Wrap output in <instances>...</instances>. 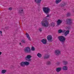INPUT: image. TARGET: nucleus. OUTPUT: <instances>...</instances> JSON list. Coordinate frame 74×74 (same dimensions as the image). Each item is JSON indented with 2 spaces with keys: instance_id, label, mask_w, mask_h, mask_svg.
I'll use <instances>...</instances> for the list:
<instances>
[{
  "instance_id": "1",
  "label": "nucleus",
  "mask_w": 74,
  "mask_h": 74,
  "mask_svg": "<svg viewBox=\"0 0 74 74\" xmlns=\"http://www.w3.org/2000/svg\"><path fill=\"white\" fill-rule=\"evenodd\" d=\"M48 17H49V15H48L46 17L43 19L42 21L41 22V25L42 26H44L45 27H47L48 26L49 23L47 21Z\"/></svg>"
},
{
  "instance_id": "7",
  "label": "nucleus",
  "mask_w": 74,
  "mask_h": 74,
  "mask_svg": "<svg viewBox=\"0 0 74 74\" xmlns=\"http://www.w3.org/2000/svg\"><path fill=\"white\" fill-rule=\"evenodd\" d=\"M47 39L48 41H51L52 39V37L51 35H48L47 37Z\"/></svg>"
},
{
  "instance_id": "34",
  "label": "nucleus",
  "mask_w": 74,
  "mask_h": 74,
  "mask_svg": "<svg viewBox=\"0 0 74 74\" xmlns=\"http://www.w3.org/2000/svg\"><path fill=\"white\" fill-rule=\"evenodd\" d=\"M44 58H45V57H44Z\"/></svg>"
},
{
  "instance_id": "28",
  "label": "nucleus",
  "mask_w": 74,
  "mask_h": 74,
  "mask_svg": "<svg viewBox=\"0 0 74 74\" xmlns=\"http://www.w3.org/2000/svg\"><path fill=\"white\" fill-rule=\"evenodd\" d=\"M9 10H12V8H9Z\"/></svg>"
},
{
  "instance_id": "23",
  "label": "nucleus",
  "mask_w": 74,
  "mask_h": 74,
  "mask_svg": "<svg viewBox=\"0 0 74 74\" xmlns=\"http://www.w3.org/2000/svg\"><path fill=\"white\" fill-rule=\"evenodd\" d=\"M31 49L32 51H35V48H34V47H32L31 48Z\"/></svg>"
},
{
  "instance_id": "6",
  "label": "nucleus",
  "mask_w": 74,
  "mask_h": 74,
  "mask_svg": "<svg viewBox=\"0 0 74 74\" xmlns=\"http://www.w3.org/2000/svg\"><path fill=\"white\" fill-rule=\"evenodd\" d=\"M55 53L56 55H59L61 53V51L60 50H56L55 51Z\"/></svg>"
},
{
  "instance_id": "11",
  "label": "nucleus",
  "mask_w": 74,
  "mask_h": 74,
  "mask_svg": "<svg viewBox=\"0 0 74 74\" xmlns=\"http://www.w3.org/2000/svg\"><path fill=\"white\" fill-rule=\"evenodd\" d=\"M42 0H34L35 2L37 3H41Z\"/></svg>"
},
{
  "instance_id": "32",
  "label": "nucleus",
  "mask_w": 74,
  "mask_h": 74,
  "mask_svg": "<svg viewBox=\"0 0 74 74\" xmlns=\"http://www.w3.org/2000/svg\"><path fill=\"white\" fill-rule=\"evenodd\" d=\"M48 57H49V56H48V57H46V58H48Z\"/></svg>"
},
{
  "instance_id": "16",
  "label": "nucleus",
  "mask_w": 74,
  "mask_h": 74,
  "mask_svg": "<svg viewBox=\"0 0 74 74\" xmlns=\"http://www.w3.org/2000/svg\"><path fill=\"white\" fill-rule=\"evenodd\" d=\"M6 72H7V70L3 69L2 70L1 73L2 74H5Z\"/></svg>"
},
{
  "instance_id": "14",
  "label": "nucleus",
  "mask_w": 74,
  "mask_h": 74,
  "mask_svg": "<svg viewBox=\"0 0 74 74\" xmlns=\"http://www.w3.org/2000/svg\"><path fill=\"white\" fill-rule=\"evenodd\" d=\"M26 35L27 36V37L29 40V41H30V40H31V39H30V36H29V34L27 33L26 34Z\"/></svg>"
},
{
  "instance_id": "18",
  "label": "nucleus",
  "mask_w": 74,
  "mask_h": 74,
  "mask_svg": "<svg viewBox=\"0 0 74 74\" xmlns=\"http://www.w3.org/2000/svg\"><path fill=\"white\" fill-rule=\"evenodd\" d=\"M29 62H27V61L24 62V64L25 65H26V66H28L29 64Z\"/></svg>"
},
{
  "instance_id": "20",
  "label": "nucleus",
  "mask_w": 74,
  "mask_h": 74,
  "mask_svg": "<svg viewBox=\"0 0 74 74\" xmlns=\"http://www.w3.org/2000/svg\"><path fill=\"white\" fill-rule=\"evenodd\" d=\"M62 69L64 70H67V67L64 66L63 67Z\"/></svg>"
},
{
  "instance_id": "31",
  "label": "nucleus",
  "mask_w": 74,
  "mask_h": 74,
  "mask_svg": "<svg viewBox=\"0 0 74 74\" xmlns=\"http://www.w3.org/2000/svg\"><path fill=\"white\" fill-rule=\"evenodd\" d=\"M21 11H23V10H21Z\"/></svg>"
},
{
  "instance_id": "17",
  "label": "nucleus",
  "mask_w": 74,
  "mask_h": 74,
  "mask_svg": "<svg viewBox=\"0 0 74 74\" xmlns=\"http://www.w3.org/2000/svg\"><path fill=\"white\" fill-rule=\"evenodd\" d=\"M62 0H56V4H58L60 2H61L62 1Z\"/></svg>"
},
{
  "instance_id": "15",
  "label": "nucleus",
  "mask_w": 74,
  "mask_h": 74,
  "mask_svg": "<svg viewBox=\"0 0 74 74\" xmlns=\"http://www.w3.org/2000/svg\"><path fill=\"white\" fill-rule=\"evenodd\" d=\"M20 64L21 66H25V62H22L20 63Z\"/></svg>"
},
{
  "instance_id": "25",
  "label": "nucleus",
  "mask_w": 74,
  "mask_h": 74,
  "mask_svg": "<svg viewBox=\"0 0 74 74\" xmlns=\"http://www.w3.org/2000/svg\"><path fill=\"white\" fill-rule=\"evenodd\" d=\"M47 64H51V62L50 61H48L47 62Z\"/></svg>"
},
{
  "instance_id": "26",
  "label": "nucleus",
  "mask_w": 74,
  "mask_h": 74,
  "mask_svg": "<svg viewBox=\"0 0 74 74\" xmlns=\"http://www.w3.org/2000/svg\"><path fill=\"white\" fill-rule=\"evenodd\" d=\"M39 30L40 32H41V31H42V29L40 28L39 29Z\"/></svg>"
},
{
  "instance_id": "30",
  "label": "nucleus",
  "mask_w": 74,
  "mask_h": 74,
  "mask_svg": "<svg viewBox=\"0 0 74 74\" xmlns=\"http://www.w3.org/2000/svg\"><path fill=\"white\" fill-rule=\"evenodd\" d=\"M21 43H19V45H21Z\"/></svg>"
},
{
  "instance_id": "21",
  "label": "nucleus",
  "mask_w": 74,
  "mask_h": 74,
  "mask_svg": "<svg viewBox=\"0 0 74 74\" xmlns=\"http://www.w3.org/2000/svg\"><path fill=\"white\" fill-rule=\"evenodd\" d=\"M55 23H52L51 24V27H54L55 26Z\"/></svg>"
},
{
  "instance_id": "2",
  "label": "nucleus",
  "mask_w": 74,
  "mask_h": 74,
  "mask_svg": "<svg viewBox=\"0 0 74 74\" xmlns=\"http://www.w3.org/2000/svg\"><path fill=\"white\" fill-rule=\"evenodd\" d=\"M58 38L59 40H60L61 42H64L65 41H66V38L63 36H59Z\"/></svg>"
},
{
  "instance_id": "27",
  "label": "nucleus",
  "mask_w": 74,
  "mask_h": 74,
  "mask_svg": "<svg viewBox=\"0 0 74 74\" xmlns=\"http://www.w3.org/2000/svg\"><path fill=\"white\" fill-rule=\"evenodd\" d=\"M22 42H23V43H25V41L24 40H23L22 41Z\"/></svg>"
},
{
  "instance_id": "33",
  "label": "nucleus",
  "mask_w": 74,
  "mask_h": 74,
  "mask_svg": "<svg viewBox=\"0 0 74 74\" xmlns=\"http://www.w3.org/2000/svg\"><path fill=\"white\" fill-rule=\"evenodd\" d=\"M64 5H62V6H64Z\"/></svg>"
},
{
  "instance_id": "24",
  "label": "nucleus",
  "mask_w": 74,
  "mask_h": 74,
  "mask_svg": "<svg viewBox=\"0 0 74 74\" xmlns=\"http://www.w3.org/2000/svg\"><path fill=\"white\" fill-rule=\"evenodd\" d=\"M2 31H0V34L1 36H3V34H2Z\"/></svg>"
},
{
  "instance_id": "12",
  "label": "nucleus",
  "mask_w": 74,
  "mask_h": 74,
  "mask_svg": "<svg viewBox=\"0 0 74 74\" xmlns=\"http://www.w3.org/2000/svg\"><path fill=\"white\" fill-rule=\"evenodd\" d=\"M70 31L69 30H67L66 32L65 33L64 35L65 36H66L67 35V34H69V32Z\"/></svg>"
},
{
  "instance_id": "8",
  "label": "nucleus",
  "mask_w": 74,
  "mask_h": 74,
  "mask_svg": "<svg viewBox=\"0 0 74 74\" xmlns=\"http://www.w3.org/2000/svg\"><path fill=\"white\" fill-rule=\"evenodd\" d=\"M41 42H42L44 44H47V41L46 39H43L41 40Z\"/></svg>"
},
{
  "instance_id": "9",
  "label": "nucleus",
  "mask_w": 74,
  "mask_h": 74,
  "mask_svg": "<svg viewBox=\"0 0 74 74\" xmlns=\"http://www.w3.org/2000/svg\"><path fill=\"white\" fill-rule=\"evenodd\" d=\"M71 21V19H67L66 20V22H65L66 23H69V24H70Z\"/></svg>"
},
{
  "instance_id": "10",
  "label": "nucleus",
  "mask_w": 74,
  "mask_h": 74,
  "mask_svg": "<svg viewBox=\"0 0 74 74\" xmlns=\"http://www.w3.org/2000/svg\"><path fill=\"white\" fill-rule=\"evenodd\" d=\"M62 22V20H58L57 22V24L58 25H59Z\"/></svg>"
},
{
  "instance_id": "5",
  "label": "nucleus",
  "mask_w": 74,
  "mask_h": 74,
  "mask_svg": "<svg viewBox=\"0 0 74 74\" xmlns=\"http://www.w3.org/2000/svg\"><path fill=\"white\" fill-rule=\"evenodd\" d=\"M32 58V56L30 55H28L25 58V59L28 62H30L32 60L30 59V58Z\"/></svg>"
},
{
  "instance_id": "13",
  "label": "nucleus",
  "mask_w": 74,
  "mask_h": 74,
  "mask_svg": "<svg viewBox=\"0 0 74 74\" xmlns=\"http://www.w3.org/2000/svg\"><path fill=\"white\" fill-rule=\"evenodd\" d=\"M65 32H66V30H65L62 31L61 29H60L58 30V32L59 33H64Z\"/></svg>"
},
{
  "instance_id": "3",
  "label": "nucleus",
  "mask_w": 74,
  "mask_h": 74,
  "mask_svg": "<svg viewBox=\"0 0 74 74\" xmlns=\"http://www.w3.org/2000/svg\"><path fill=\"white\" fill-rule=\"evenodd\" d=\"M43 11L45 13L47 14L49 12L50 9L48 7H44L43 8Z\"/></svg>"
},
{
  "instance_id": "4",
  "label": "nucleus",
  "mask_w": 74,
  "mask_h": 74,
  "mask_svg": "<svg viewBox=\"0 0 74 74\" xmlns=\"http://www.w3.org/2000/svg\"><path fill=\"white\" fill-rule=\"evenodd\" d=\"M24 51L25 52L29 53L30 52L31 50L30 49V48L27 47L24 49Z\"/></svg>"
},
{
  "instance_id": "29",
  "label": "nucleus",
  "mask_w": 74,
  "mask_h": 74,
  "mask_svg": "<svg viewBox=\"0 0 74 74\" xmlns=\"http://www.w3.org/2000/svg\"><path fill=\"white\" fill-rule=\"evenodd\" d=\"M2 53L0 51V55H1Z\"/></svg>"
},
{
  "instance_id": "19",
  "label": "nucleus",
  "mask_w": 74,
  "mask_h": 74,
  "mask_svg": "<svg viewBox=\"0 0 74 74\" xmlns=\"http://www.w3.org/2000/svg\"><path fill=\"white\" fill-rule=\"evenodd\" d=\"M61 69L62 68H58L56 69V70L57 72H59Z\"/></svg>"
},
{
  "instance_id": "22",
  "label": "nucleus",
  "mask_w": 74,
  "mask_h": 74,
  "mask_svg": "<svg viewBox=\"0 0 74 74\" xmlns=\"http://www.w3.org/2000/svg\"><path fill=\"white\" fill-rule=\"evenodd\" d=\"M37 56L39 58L41 57V54L40 53H38L37 54Z\"/></svg>"
}]
</instances>
